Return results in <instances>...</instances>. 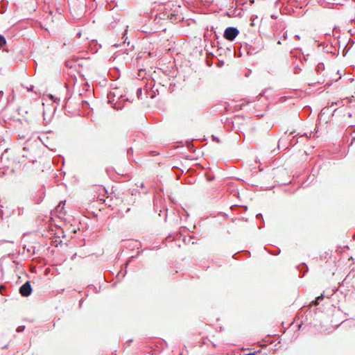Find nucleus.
Segmentation results:
<instances>
[{"mask_svg":"<svg viewBox=\"0 0 355 355\" xmlns=\"http://www.w3.org/2000/svg\"><path fill=\"white\" fill-rule=\"evenodd\" d=\"M240 255H244V256L249 257H250L251 254H250V252L248 250H241L236 253H234L233 254L232 257L234 259H239Z\"/></svg>","mask_w":355,"mask_h":355,"instance_id":"423d86ee","label":"nucleus"},{"mask_svg":"<svg viewBox=\"0 0 355 355\" xmlns=\"http://www.w3.org/2000/svg\"><path fill=\"white\" fill-rule=\"evenodd\" d=\"M33 288L31 282L26 281L19 288V293L22 297H28L32 294Z\"/></svg>","mask_w":355,"mask_h":355,"instance_id":"f257e3e1","label":"nucleus"},{"mask_svg":"<svg viewBox=\"0 0 355 355\" xmlns=\"http://www.w3.org/2000/svg\"><path fill=\"white\" fill-rule=\"evenodd\" d=\"M64 206V203L62 204V202H60L58 205V207L55 208V214H59V215L58 216L60 220H64L63 216H64V213L62 212Z\"/></svg>","mask_w":355,"mask_h":355,"instance_id":"39448f33","label":"nucleus"},{"mask_svg":"<svg viewBox=\"0 0 355 355\" xmlns=\"http://www.w3.org/2000/svg\"><path fill=\"white\" fill-rule=\"evenodd\" d=\"M127 265L125 266V268L124 269H121L116 275V277H119V275H121V279H123V277H125V276L127 274Z\"/></svg>","mask_w":355,"mask_h":355,"instance_id":"6e6552de","label":"nucleus"},{"mask_svg":"<svg viewBox=\"0 0 355 355\" xmlns=\"http://www.w3.org/2000/svg\"><path fill=\"white\" fill-rule=\"evenodd\" d=\"M6 43V40L5 37L2 35H0V48L3 46Z\"/></svg>","mask_w":355,"mask_h":355,"instance_id":"9d476101","label":"nucleus"},{"mask_svg":"<svg viewBox=\"0 0 355 355\" xmlns=\"http://www.w3.org/2000/svg\"><path fill=\"white\" fill-rule=\"evenodd\" d=\"M28 234H29V232H26V233L24 234V236H26Z\"/></svg>","mask_w":355,"mask_h":355,"instance_id":"aec40b11","label":"nucleus"},{"mask_svg":"<svg viewBox=\"0 0 355 355\" xmlns=\"http://www.w3.org/2000/svg\"><path fill=\"white\" fill-rule=\"evenodd\" d=\"M265 250L270 254H272V255H278L280 254L281 252V250L279 248H277L275 250L273 251H271V250H269L268 249H267L266 248H265Z\"/></svg>","mask_w":355,"mask_h":355,"instance_id":"1a4fd4ad","label":"nucleus"},{"mask_svg":"<svg viewBox=\"0 0 355 355\" xmlns=\"http://www.w3.org/2000/svg\"><path fill=\"white\" fill-rule=\"evenodd\" d=\"M353 239L355 240V233L353 234Z\"/></svg>","mask_w":355,"mask_h":355,"instance_id":"5701e85b","label":"nucleus"},{"mask_svg":"<svg viewBox=\"0 0 355 355\" xmlns=\"http://www.w3.org/2000/svg\"><path fill=\"white\" fill-rule=\"evenodd\" d=\"M133 342V339L131 338V339H129L127 340L126 343L130 345Z\"/></svg>","mask_w":355,"mask_h":355,"instance_id":"f3484780","label":"nucleus"},{"mask_svg":"<svg viewBox=\"0 0 355 355\" xmlns=\"http://www.w3.org/2000/svg\"><path fill=\"white\" fill-rule=\"evenodd\" d=\"M262 227H263V226H261V225L258 226V229H259V230H261Z\"/></svg>","mask_w":355,"mask_h":355,"instance_id":"412c9836","label":"nucleus"},{"mask_svg":"<svg viewBox=\"0 0 355 355\" xmlns=\"http://www.w3.org/2000/svg\"><path fill=\"white\" fill-rule=\"evenodd\" d=\"M25 329V326L24 325H20L19 326L17 329H16V331L17 333H21L24 331Z\"/></svg>","mask_w":355,"mask_h":355,"instance_id":"9b49d317","label":"nucleus"},{"mask_svg":"<svg viewBox=\"0 0 355 355\" xmlns=\"http://www.w3.org/2000/svg\"><path fill=\"white\" fill-rule=\"evenodd\" d=\"M76 224H77V226H78V230H80V226H81V227H83H83H85L86 226V225H87V223H76Z\"/></svg>","mask_w":355,"mask_h":355,"instance_id":"f8f14e48","label":"nucleus"},{"mask_svg":"<svg viewBox=\"0 0 355 355\" xmlns=\"http://www.w3.org/2000/svg\"><path fill=\"white\" fill-rule=\"evenodd\" d=\"M239 31L234 27H228L225 29L224 33V37L226 40L232 41L238 35Z\"/></svg>","mask_w":355,"mask_h":355,"instance_id":"f03ea898","label":"nucleus"},{"mask_svg":"<svg viewBox=\"0 0 355 355\" xmlns=\"http://www.w3.org/2000/svg\"><path fill=\"white\" fill-rule=\"evenodd\" d=\"M311 303L313 306H316L319 304V300L315 298Z\"/></svg>","mask_w":355,"mask_h":355,"instance_id":"ddd939ff","label":"nucleus"},{"mask_svg":"<svg viewBox=\"0 0 355 355\" xmlns=\"http://www.w3.org/2000/svg\"><path fill=\"white\" fill-rule=\"evenodd\" d=\"M83 302H84V299L83 298H81L80 300H79V303H78V307L80 309L83 306Z\"/></svg>","mask_w":355,"mask_h":355,"instance_id":"4468645a","label":"nucleus"},{"mask_svg":"<svg viewBox=\"0 0 355 355\" xmlns=\"http://www.w3.org/2000/svg\"><path fill=\"white\" fill-rule=\"evenodd\" d=\"M200 223H189L188 226H182L180 227V234L182 236L186 232H193V230L197 229L198 226L200 227Z\"/></svg>","mask_w":355,"mask_h":355,"instance_id":"7ed1b4c3","label":"nucleus"},{"mask_svg":"<svg viewBox=\"0 0 355 355\" xmlns=\"http://www.w3.org/2000/svg\"><path fill=\"white\" fill-rule=\"evenodd\" d=\"M324 297V295L323 294H321L320 295H319L318 297H316L317 300H318L319 301L322 300Z\"/></svg>","mask_w":355,"mask_h":355,"instance_id":"dca6fc26","label":"nucleus"},{"mask_svg":"<svg viewBox=\"0 0 355 355\" xmlns=\"http://www.w3.org/2000/svg\"><path fill=\"white\" fill-rule=\"evenodd\" d=\"M304 324V321H302L299 324H298V327L299 328H301V327Z\"/></svg>","mask_w":355,"mask_h":355,"instance_id":"a211bd4d","label":"nucleus"},{"mask_svg":"<svg viewBox=\"0 0 355 355\" xmlns=\"http://www.w3.org/2000/svg\"><path fill=\"white\" fill-rule=\"evenodd\" d=\"M297 269L300 272V277H303L305 275L306 272H307L309 270L308 266L304 262L297 266Z\"/></svg>","mask_w":355,"mask_h":355,"instance_id":"20e7f679","label":"nucleus"},{"mask_svg":"<svg viewBox=\"0 0 355 355\" xmlns=\"http://www.w3.org/2000/svg\"><path fill=\"white\" fill-rule=\"evenodd\" d=\"M88 287L90 288H94V285L93 284H89L88 286Z\"/></svg>","mask_w":355,"mask_h":355,"instance_id":"6ab92c4d","label":"nucleus"},{"mask_svg":"<svg viewBox=\"0 0 355 355\" xmlns=\"http://www.w3.org/2000/svg\"><path fill=\"white\" fill-rule=\"evenodd\" d=\"M331 254H332V251L331 250L327 251L322 255L320 256V259L322 260H324V259H329V258H330L331 257Z\"/></svg>","mask_w":355,"mask_h":355,"instance_id":"0eeeda50","label":"nucleus"},{"mask_svg":"<svg viewBox=\"0 0 355 355\" xmlns=\"http://www.w3.org/2000/svg\"><path fill=\"white\" fill-rule=\"evenodd\" d=\"M94 288V290L95 293H99V292H100L101 286H99V288H97L96 286H94V288Z\"/></svg>","mask_w":355,"mask_h":355,"instance_id":"2eb2a0df","label":"nucleus"},{"mask_svg":"<svg viewBox=\"0 0 355 355\" xmlns=\"http://www.w3.org/2000/svg\"><path fill=\"white\" fill-rule=\"evenodd\" d=\"M73 231H74L75 232H76V227H73Z\"/></svg>","mask_w":355,"mask_h":355,"instance_id":"4be33fe9","label":"nucleus"}]
</instances>
